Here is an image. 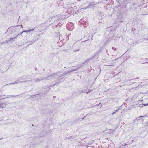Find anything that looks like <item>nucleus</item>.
I'll list each match as a JSON object with an SVG mask.
<instances>
[{
  "mask_svg": "<svg viewBox=\"0 0 148 148\" xmlns=\"http://www.w3.org/2000/svg\"><path fill=\"white\" fill-rule=\"evenodd\" d=\"M58 84V82L56 83L55 84H54L53 85H51V86H50L49 87H48L47 88H48V90L47 92H49L50 91V87H51L52 86H55V85Z\"/></svg>",
  "mask_w": 148,
  "mask_h": 148,
  "instance_id": "11",
  "label": "nucleus"
},
{
  "mask_svg": "<svg viewBox=\"0 0 148 148\" xmlns=\"http://www.w3.org/2000/svg\"><path fill=\"white\" fill-rule=\"evenodd\" d=\"M8 42V41H6L5 42H3V43H7Z\"/></svg>",
  "mask_w": 148,
  "mask_h": 148,
  "instance_id": "24",
  "label": "nucleus"
},
{
  "mask_svg": "<svg viewBox=\"0 0 148 148\" xmlns=\"http://www.w3.org/2000/svg\"><path fill=\"white\" fill-rule=\"evenodd\" d=\"M98 15L100 16L101 17H102L104 15V14L103 12H98Z\"/></svg>",
  "mask_w": 148,
  "mask_h": 148,
  "instance_id": "10",
  "label": "nucleus"
},
{
  "mask_svg": "<svg viewBox=\"0 0 148 148\" xmlns=\"http://www.w3.org/2000/svg\"><path fill=\"white\" fill-rule=\"evenodd\" d=\"M133 140H132V142H131V141H130V143H133Z\"/></svg>",
  "mask_w": 148,
  "mask_h": 148,
  "instance_id": "26",
  "label": "nucleus"
},
{
  "mask_svg": "<svg viewBox=\"0 0 148 148\" xmlns=\"http://www.w3.org/2000/svg\"><path fill=\"white\" fill-rule=\"evenodd\" d=\"M36 42V41H34V42H32L31 43H34V42Z\"/></svg>",
  "mask_w": 148,
  "mask_h": 148,
  "instance_id": "30",
  "label": "nucleus"
},
{
  "mask_svg": "<svg viewBox=\"0 0 148 148\" xmlns=\"http://www.w3.org/2000/svg\"><path fill=\"white\" fill-rule=\"evenodd\" d=\"M34 30V29H30L29 30H28V32H30V31H33Z\"/></svg>",
  "mask_w": 148,
  "mask_h": 148,
  "instance_id": "18",
  "label": "nucleus"
},
{
  "mask_svg": "<svg viewBox=\"0 0 148 148\" xmlns=\"http://www.w3.org/2000/svg\"><path fill=\"white\" fill-rule=\"evenodd\" d=\"M37 95L38 96V95Z\"/></svg>",
  "mask_w": 148,
  "mask_h": 148,
  "instance_id": "40",
  "label": "nucleus"
},
{
  "mask_svg": "<svg viewBox=\"0 0 148 148\" xmlns=\"http://www.w3.org/2000/svg\"><path fill=\"white\" fill-rule=\"evenodd\" d=\"M138 78H134V79H130V81H132V80H136L137 79H138Z\"/></svg>",
  "mask_w": 148,
  "mask_h": 148,
  "instance_id": "17",
  "label": "nucleus"
},
{
  "mask_svg": "<svg viewBox=\"0 0 148 148\" xmlns=\"http://www.w3.org/2000/svg\"><path fill=\"white\" fill-rule=\"evenodd\" d=\"M44 77H40L38 78H37L34 79V80L36 82L38 83L40 81L45 79Z\"/></svg>",
  "mask_w": 148,
  "mask_h": 148,
  "instance_id": "5",
  "label": "nucleus"
},
{
  "mask_svg": "<svg viewBox=\"0 0 148 148\" xmlns=\"http://www.w3.org/2000/svg\"><path fill=\"white\" fill-rule=\"evenodd\" d=\"M119 110V109H117V110H116L114 112H113L112 113V114H114L116 112H118V111Z\"/></svg>",
  "mask_w": 148,
  "mask_h": 148,
  "instance_id": "15",
  "label": "nucleus"
},
{
  "mask_svg": "<svg viewBox=\"0 0 148 148\" xmlns=\"http://www.w3.org/2000/svg\"><path fill=\"white\" fill-rule=\"evenodd\" d=\"M3 104V103L0 104V108H2V105Z\"/></svg>",
  "mask_w": 148,
  "mask_h": 148,
  "instance_id": "21",
  "label": "nucleus"
},
{
  "mask_svg": "<svg viewBox=\"0 0 148 148\" xmlns=\"http://www.w3.org/2000/svg\"><path fill=\"white\" fill-rule=\"evenodd\" d=\"M147 59V58H145V60H146Z\"/></svg>",
  "mask_w": 148,
  "mask_h": 148,
  "instance_id": "37",
  "label": "nucleus"
},
{
  "mask_svg": "<svg viewBox=\"0 0 148 148\" xmlns=\"http://www.w3.org/2000/svg\"><path fill=\"white\" fill-rule=\"evenodd\" d=\"M147 62H145V63H142V64H143L144 63H147Z\"/></svg>",
  "mask_w": 148,
  "mask_h": 148,
  "instance_id": "34",
  "label": "nucleus"
},
{
  "mask_svg": "<svg viewBox=\"0 0 148 148\" xmlns=\"http://www.w3.org/2000/svg\"><path fill=\"white\" fill-rule=\"evenodd\" d=\"M147 59V58H145V60H146Z\"/></svg>",
  "mask_w": 148,
  "mask_h": 148,
  "instance_id": "38",
  "label": "nucleus"
},
{
  "mask_svg": "<svg viewBox=\"0 0 148 148\" xmlns=\"http://www.w3.org/2000/svg\"><path fill=\"white\" fill-rule=\"evenodd\" d=\"M28 81H31V80H29Z\"/></svg>",
  "mask_w": 148,
  "mask_h": 148,
  "instance_id": "35",
  "label": "nucleus"
},
{
  "mask_svg": "<svg viewBox=\"0 0 148 148\" xmlns=\"http://www.w3.org/2000/svg\"><path fill=\"white\" fill-rule=\"evenodd\" d=\"M80 121L79 120H78L77 121V122H79Z\"/></svg>",
  "mask_w": 148,
  "mask_h": 148,
  "instance_id": "25",
  "label": "nucleus"
},
{
  "mask_svg": "<svg viewBox=\"0 0 148 148\" xmlns=\"http://www.w3.org/2000/svg\"><path fill=\"white\" fill-rule=\"evenodd\" d=\"M99 54H100V51H98L93 56H92V58L94 59V58H95V56H98Z\"/></svg>",
  "mask_w": 148,
  "mask_h": 148,
  "instance_id": "9",
  "label": "nucleus"
},
{
  "mask_svg": "<svg viewBox=\"0 0 148 148\" xmlns=\"http://www.w3.org/2000/svg\"><path fill=\"white\" fill-rule=\"evenodd\" d=\"M72 48L73 49V50L74 52H75L79 50V46L78 45H77L76 44H74L72 47Z\"/></svg>",
  "mask_w": 148,
  "mask_h": 148,
  "instance_id": "4",
  "label": "nucleus"
},
{
  "mask_svg": "<svg viewBox=\"0 0 148 148\" xmlns=\"http://www.w3.org/2000/svg\"><path fill=\"white\" fill-rule=\"evenodd\" d=\"M36 145H35V144H34V146H30L29 145H26L25 147H24L23 148H34V146H36Z\"/></svg>",
  "mask_w": 148,
  "mask_h": 148,
  "instance_id": "8",
  "label": "nucleus"
},
{
  "mask_svg": "<svg viewBox=\"0 0 148 148\" xmlns=\"http://www.w3.org/2000/svg\"><path fill=\"white\" fill-rule=\"evenodd\" d=\"M24 32H28V30H24L21 33V34H22Z\"/></svg>",
  "mask_w": 148,
  "mask_h": 148,
  "instance_id": "16",
  "label": "nucleus"
},
{
  "mask_svg": "<svg viewBox=\"0 0 148 148\" xmlns=\"http://www.w3.org/2000/svg\"><path fill=\"white\" fill-rule=\"evenodd\" d=\"M4 96H6V97L8 98V97H16L18 96V95H17L15 96V95H4Z\"/></svg>",
  "mask_w": 148,
  "mask_h": 148,
  "instance_id": "13",
  "label": "nucleus"
},
{
  "mask_svg": "<svg viewBox=\"0 0 148 148\" xmlns=\"http://www.w3.org/2000/svg\"><path fill=\"white\" fill-rule=\"evenodd\" d=\"M59 73H56L53 74L46 77H45V79L46 80H51L53 79H55L57 77H60L61 76H62L63 75L62 74L58 75Z\"/></svg>",
  "mask_w": 148,
  "mask_h": 148,
  "instance_id": "1",
  "label": "nucleus"
},
{
  "mask_svg": "<svg viewBox=\"0 0 148 148\" xmlns=\"http://www.w3.org/2000/svg\"><path fill=\"white\" fill-rule=\"evenodd\" d=\"M5 98H0V100H1L3 99H5Z\"/></svg>",
  "mask_w": 148,
  "mask_h": 148,
  "instance_id": "23",
  "label": "nucleus"
},
{
  "mask_svg": "<svg viewBox=\"0 0 148 148\" xmlns=\"http://www.w3.org/2000/svg\"><path fill=\"white\" fill-rule=\"evenodd\" d=\"M112 49L114 50H115L116 49V48L113 47H112Z\"/></svg>",
  "mask_w": 148,
  "mask_h": 148,
  "instance_id": "20",
  "label": "nucleus"
},
{
  "mask_svg": "<svg viewBox=\"0 0 148 148\" xmlns=\"http://www.w3.org/2000/svg\"><path fill=\"white\" fill-rule=\"evenodd\" d=\"M31 77H26V78H23V79L25 80V81H27L26 82H27V81L26 80H27L28 79H31Z\"/></svg>",
  "mask_w": 148,
  "mask_h": 148,
  "instance_id": "14",
  "label": "nucleus"
},
{
  "mask_svg": "<svg viewBox=\"0 0 148 148\" xmlns=\"http://www.w3.org/2000/svg\"><path fill=\"white\" fill-rule=\"evenodd\" d=\"M90 91H91V90H90L88 92H86V93L87 94V93H88L89 92H90Z\"/></svg>",
  "mask_w": 148,
  "mask_h": 148,
  "instance_id": "27",
  "label": "nucleus"
},
{
  "mask_svg": "<svg viewBox=\"0 0 148 148\" xmlns=\"http://www.w3.org/2000/svg\"><path fill=\"white\" fill-rule=\"evenodd\" d=\"M147 105H148V103H147V104H144V106H146Z\"/></svg>",
  "mask_w": 148,
  "mask_h": 148,
  "instance_id": "22",
  "label": "nucleus"
},
{
  "mask_svg": "<svg viewBox=\"0 0 148 148\" xmlns=\"http://www.w3.org/2000/svg\"><path fill=\"white\" fill-rule=\"evenodd\" d=\"M141 86L140 85H138V86H137V87H135L134 88H136H136H138V87H140V86Z\"/></svg>",
  "mask_w": 148,
  "mask_h": 148,
  "instance_id": "19",
  "label": "nucleus"
},
{
  "mask_svg": "<svg viewBox=\"0 0 148 148\" xmlns=\"http://www.w3.org/2000/svg\"><path fill=\"white\" fill-rule=\"evenodd\" d=\"M21 27L22 28H23V27H22L23 26H22V25H21Z\"/></svg>",
  "mask_w": 148,
  "mask_h": 148,
  "instance_id": "33",
  "label": "nucleus"
},
{
  "mask_svg": "<svg viewBox=\"0 0 148 148\" xmlns=\"http://www.w3.org/2000/svg\"><path fill=\"white\" fill-rule=\"evenodd\" d=\"M27 81H19L18 82H16V81L13 82L12 83H10L8 84H6L5 86L7 85H10V84H15V83H19V82H25Z\"/></svg>",
  "mask_w": 148,
  "mask_h": 148,
  "instance_id": "7",
  "label": "nucleus"
},
{
  "mask_svg": "<svg viewBox=\"0 0 148 148\" xmlns=\"http://www.w3.org/2000/svg\"><path fill=\"white\" fill-rule=\"evenodd\" d=\"M126 145H127V144H125L124 146H125Z\"/></svg>",
  "mask_w": 148,
  "mask_h": 148,
  "instance_id": "32",
  "label": "nucleus"
},
{
  "mask_svg": "<svg viewBox=\"0 0 148 148\" xmlns=\"http://www.w3.org/2000/svg\"><path fill=\"white\" fill-rule=\"evenodd\" d=\"M147 116H140L138 118H136L135 119L133 120V123H134L136 122H141L143 121V119H140V118L144 117Z\"/></svg>",
  "mask_w": 148,
  "mask_h": 148,
  "instance_id": "3",
  "label": "nucleus"
},
{
  "mask_svg": "<svg viewBox=\"0 0 148 148\" xmlns=\"http://www.w3.org/2000/svg\"><path fill=\"white\" fill-rule=\"evenodd\" d=\"M133 84H137L136 83H135L134 82V83H133Z\"/></svg>",
  "mask_w": 148,
  "mask_h": 148,
  "instance_id": "31",
  "label": "nucleus"
},
{
  "mask_svg": "<svg viewBox=\"0 0 148 148\" xmlns=\"http://www.w3.org/2000/svg\"><path fill=\"white\" fill-rule=\"evenodd\" d=\"M78 69V68H76V69L71 68L70 69V71H68V72L66 73H65L63 74L62 75H64L67 74L68 73H70L71 72H73V71H77V69Z\"/></svg>",
  "mask_w": 148,
  "mask_h": 148,
  "instance_id": "6",
  "label": "nucleus"
},
{
  "mask_svg": "<svg viewBox=\"0 0 148 148\" xmlns=\"http://www.w3.org/2000/svg\"><path fill=\"white\" fill-rule=\"evenodd\" d=\"M99 3V2L96 3L95 2H91L88 6L86 7L83 8H82V9L85 10L86 9L91 8H92L95 5H96L98 3Z\"/></svg>",
  "mask_w": 148,
  "mask_h": 148,
  "instance_id": "2",
  "label": "nucleus"
},
{
  "mask_svg": "<svg viewBox=\"0 0 148 148\" xmlns=\"http://www.w3.org/2000/svg\"><path fill=\"white\" fill-rule=\"evenodd\" d=\"M83 118L82 119V120H83Z\"/></svg>",
  "mask_w": 148,
  "mask_h": 148,
  "instance_id": "39",
  "label": "nucleus"
},
{
  "mask_svg": "<svg viewBox=\"0 0 148 148\" xmlns=\"http://www.w3.org/2000/svg\"><path fill=\"white\" fill-rule=\"evenodd\" d=\"M19 34H18L16 36H14L13 38H10L9 39V40L8 41H11L13 40L14 39L16 38Z\"/></svg>",
  "mask_w": 148,
  "mask_h": 148,
  "instance_id": "12",
  "label": "nucleus"
},
{
  "mask_svg": "<svg viewBox=\"0 0 148 148\" xmlns=\"http://www.w3.org/2000/svg\"><path fill=\"white\" fill-rule=\"evenodd\" d=\"M84 92H85V91H82V93H84Z\"/></svg>",
  "mask_w": 148,
  "mask_h": 148,
  "instance_id": "29",
  "label": "nucleus"
},
{
  "mask_svg": "<svg viewBox=\"0 0 148 148\" xmlns=\"http://www.w3.org/2000/svg\"><path fill=\"white\" fill-rule=\"evenodd\" d=\"M3 42H1V43H0V44H1V45H2V44H3Z\"/></svg>",
  "mask_w": 148,
  "mask_h": 148,
  "instance_id": "28",
  "label": "nucleus"
},
{
  "mask_svg": "<svg viewBox=\"0 0 148 148\" xmlns=\"http://www.w3.org/2000/svg\"><path fill=\"white\" fill-rule=\"evenodd\" d=\"M30 45V44H29V45H28V46H29V45Z\"/></svg>",
  "mask_w": 148,
  "mask_h": 148,
  "instance_id": "36",
  "label": "nucleus"
}]
</instances>
